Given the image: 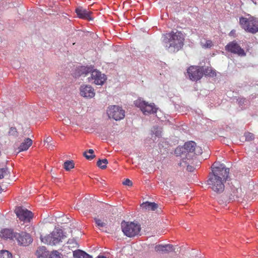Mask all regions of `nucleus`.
<instances>
[{
	"label": "nucleus",
	"instance_id": "f257e3e1",
	"mask_svg": "<svg viewBox=\"0 0 258 258\" xmlns=\"http://www.w3.org/2000/svg\"><path fill=\"white\" fill-rule=\"evenodd\" d=\"M211 168L207 184L214 192L220 194L224 191L225 182L229 178V169L226 168L224 164L218 163H214Z\"/></svg>",
	"mask_w": 258,
	"mask_h": 258
},
{
	"label": "nucleus",
	"instance_id": "f03ea898",
	"mask_svg": "<svg viewBox=\"0 0 258 258\" xmlns=\"http://www.w3.org/2000/svg\"><path fill=\"white\" fill-rule=\"evenodd\" d=\"M184 41V36L180 32L177 31L167 33L164 39V43L166 44L165 47L168 49L170 52H176L180 50L183 45Z\"/></svg>",
	"mask_w": 258,
	"mask_h": 258
},
{
	"label": "nucleus",
	"instance_id": "7ed1b4c3",
	"mask_svg": "<svg viewBox=\"0 0 258 258\" xmlns=\"http://www.w3.org/2000/svg\"><path fill=\"white\" fill-rule=\"evenodd\" d=\"M62 231L60 229H55L51 233L44 237L41 236V241L47 245H55L61 241L64 238Z\"/></svg>",
	"mask_w": 258,
	"mask_h": 258
},
{
	"label": "nucleus",
	"instance_id": "20e7f679",
	"mask_svg": "<svg viewBox=\"0 0 258 258\" xmlns=\"http://www.w3.org/2000/svg\"><path fill=\"white\" fill-rule=\"evenodd\" d=\"M241 27L246 31L252 34L258 32V19L250 17L248 18L241 17L239 18Z\"/></svg>",
	"mask_w": 258,
	"mask_h": 258
},
{
	"label": "nucleus",
	"instance_id": "39448f33",
	"mask_svg": "<svg viewBox=\"0 0 258 258\" xmlns=\"http://www.w3.org/2000/svg\"><path fill=\"white\" fill-rule=\"evenodd\" d=\"M121 229L125 235L128 237H133L138 235L141 231V225L137 222H122Z\"/></svg>",
	"mask_w": 258,
	"mask_h": 258
},
{
	"label": "nucleus",
	"instance_id": "423d86ee",
	"mask_svg": "<svg viewBox=\"0 0 258 258\" xmlns=\"http://www.w3.org/2000/svg\"><path fill=\"white\" fill-rule=\"evenodd\" d=\"M134 103L145 115L155 113L157 111V109L154 103H149L141 99L136 100Z\"/></svg>",
	"mask_w": 258,
	"mask_h": 258
},
{
	"label": "nucleus",
	"instance_id": "0eeeda50",
	"mask_svg": "<svg viewBox=\"0 0 258 258\" xmlns=\"http://www.w3.org/2000/svg\"><path fill=\"white\" fill-rule=\"evenodd\" d=\"M187 74L190 80L197 81L203 77L204 71L202 67L191 66L187 69Z\"/></svg>",
	"mask_w": 258,
	"mask_h": 258
},
{
	"label": "nucleus",
	"instance_id": "6e6552de",
	"mask_svg": "<svg viewBox=\"0 0 258 258\" xmlns=\"http://www.w3.org/2000/svg\"><path fill=\"white\" fill-rule=\"evenodd\" d=\"M107 114L109 118L119 120L124 118V111L118 106L113 105L108 107Z\"/></svg>",
	"mask_w": 258,
	"mask_h": 258
},
{
	"label": "nucleus",
	"instance_id": "1a4fd4ad",
	"mask_svg": "<svg viewBox=\"0 0 258 258\" xmlns=\"http://www.w3.org/2000/svg\"><path fill=\"white\" fill-rule=\"evenodd\" d=\"M225 50L228 52L236 54L238 56H244L246 55V53L244 49L235 41L228 43L225 46Z\"/></svg>",
	"mask_w": 258,
	"mask_h": 258
},
{
	"label": "nucleus",
	"instance_id": "9d476101",
	"mask_svg": "<svg viewBox=\"0 0 258 258\" xmlns=\"http://www.w3.org/2000/svg\"><path fill=\"white\" fill-rule=\"evenodd\" d=\"M15 212L19 220L23 222H29L33 217L31 211L22 207L17 208Z\"/></svg>",
	"mask_w": 258,
	"mask_h": 258
},
{
	"label": "nucleus",
	"instance_id": "9b49d317",
	"mask_svg": "<svg viewBox=\"0 0 258 258\" xmlns=\"http://www.w3.org/2000/svg\"><path fill=\"white\" fill-rule=\"evenodd\" d=\"M14 240H16L18 244L23 246H27L32 241L31 236L24 232L16 233Z\"/></svg>",
	"mask_w": 258,
	"mask_h": 258
},
{
	"label": "nucleus",
	"instance_id": "f8f14e48",
	"mask_svg": "<svg viewBox=\"0 0 258 258\" xmlns=\"http://www.w3.org/2000/svg\"><path fill=\"white\" fill-rule=\"evenodd\" d=\"M80 95L84 98H92L94 97L95 92L94 88L89 85H82L80 88Z\"/></svg>",
	"mask_w": 258,
	"mask_h": 258
},
{
	"label": "nucleus",
	"instance_id": "ddd939ff",
	"mask_svg": "<svg viewBox=\"0 0 258 258\" xmlns=\"http://www.w3.org/2000/svg\"><path fill=\"white\" fill-rule=\"evenodd\" d=\"M183 147L186 152H194L197 155H201L203 152L201 147L197 146L196 143L192 141L185 143Z\"/></svg>",
	"mask_w": 258,
	"mask_h": 258
},
{
	"label": "nucleus",
	"instance_id": "4468645a",
	"mask_svg": "<svg viewBox=\"0 0 258 258\" xmlns=\"http://www.w3.org/2000/svg\"><path fill=\"white\" fill-rule=\"evenodd\" d=\"M91 79L94 80V83L95 84L102 85L106 80V78L104 74L94 70L91 72Z\"/></svg>",
	"mask_w": 258,
	"mask_h": 258
},
{
	"label": "nucleus",
	"instance_id": "2eb2a0df",
	"mask_svg": "<svg viewBox=\"0 0 258 258\" xmlns=\"http://www.w3.org/2000/svg\"><path fill=\"white\" fill-rule=\"evenodd\" d=\"M75 12L79 18L88 20H92L90 16L91 12L82 7H79L75 10Z\"/></svg>",
	"mask_w": 258,
	"mask_h": 258
},
{
	"label": "nucleus",
	"instance_id": "dca6fc26",
	"mask_svg": "<svg viewBox=\"0 0 258 258\" xmlns=\"http://www.w3.org/2000/svg\"><path fill=\"white\" fill-rule=\"evenodd\" d=\"M16 233L12 229L5 228L1 230L0 237L5 239L14 240Z\"/></svg>",
	"mask_w": 258,
	"mask_h": 258
},
{
	"label": "nucleus",
	"instance_id": "f3484780",
	"mask_svg": "<svg viewBox=\"0 0 258 258\" xmlns=\"http://www.w3.org/2000/svg\"><path fill=\"white\" fill-rule=\"evenodd\" d=\"M242 189L240 187L236 188L233 187L231 188L229 198L231 200H238L239 199L242 197Z\"/></svg>",
	"mask_w": 258,
	"mask_h": 258
},
{
	"label": "nucleus",
	"instance_id": "a211bd4d",
	"mask_svg": "<svg viewBox=\"0 0 258 258\" xmlns=\"http://www.w3.org/2000/svg\"><path fill=\"white\" fill-rule=\"evenodd\" d=\"M155 250L157 252H162L164 253L174 250L173 245L169 244L157 245L155 247Z\"/></svg>",
	"mask_w": 258,
	"mask_h": 258
},
{
	"label": "nucleus",
	"instance_id": "6ab92c4d",
	"mask_svg": "<svg viewBox=\"0 0 258 258\" xmlns=\"http://www.w3.org/2000/svg\"><path fill=\"white\" fill-rule=\"evenodd\" d=\"M32 144V140L30 138L26 139L19 147V152L27 150Z\"/></svg>",
	"mask_w": 258,
	"mask_h": 258
},
{
	"label": "nucleus",
	"instance_id": "aec40b11",
	"mask_svg": "<svg viewBox=\"0 0 258 258\" xmlns=\"http://www.w3.org/2000/svg\"><path fill=\"white\" fill-rule=\"evenodd\" d=\"M73 256L75 258H92L89 254L80 249L75 250Z\"/></svg>",
	"mask_w": 258,
	"mask_h": 258
},
{
	"label": "nucleus",
	"instance_id": "412c9836",
	"mask_svg": "<svg viewBox=\"0 0 258 258\" xmlns=\"http://www.w3.org/2000/svg\"><path fill=\"white\" fill-rule=\"evenodd\" d=\"M38 258H47L48 255V252L44 246L40 247L36 251Z\"/></svg>",
	"mask_w": 258,
	"mask_h": 258
},
{
	"label": "nucleus",
	"instance_id": "4be33fe9",
	"mask_svg": "<svg viewBox=\"0 0 258 258\" xmlns=\"http://www.w3.org/2000/svg\"><path fill=\"white\" fill-rule=\"evenodd\" d=\"M143 208L146 210L155 211L158 208V205L155 203L146 202L142 205Z\"/></svg>",
	"mask_w": 258,
	"mask_h": 258
},
{
	"label": "nucleus",
	"instance_id": "5701e85b",
	"mask_svg": "<svg viewBox=\"0 0 258 258\" xmlns=\"http://www.w3.org/2000/svg\"><path fill=\"white\" fill-rule=\"evenodd\" d=\"M92 70L90 68L87 67L82 66L79 69V75H87L89 73H91Z\"/></svg>",
	"mask_w": 258,
	"mask_h": 258
},
{
	"label": "nucleus",
	"instance_id": "b1692460",
	"mask_svg": "<svg viewBox=\"0 0 258 258\" xmlns=\"http://www.w3.org/2000/svg\"><path fill=\"white\" fill-rule=\"evenodd\" d=\"M84 156L88 160H92L95 158V155L94 154V151L92 149H89V150L85 151L83 153Z\"/></svg>",
	"mask_w": 258,
	"mask_h": 258
},
{
	"label": "nucleus",
	"instance_id": "393cba45",
	"mask_svg": "<svg viewBox=\"0 0 258 258\" xmlns=\"http://www.w3.org/2000/svg\"><path fill=\"white\" fill-rule=\"evenodd\" d=\"M74 167L75 164L72 160L67 161L63 163V168L67 171L74 168Z\"/></svg>",
	"mask_w": 258,
	"mask_h": 258
},
{
	"label": "nucleus",
	"instance_id": "a878e982",
	"mask_svg": "<svg viewBox=\"0 0 258 258\" xmlns=\"http://www.w3.org/2000/svg\"><path fill=\"white\" fill-rule=\"evenodd\" d=\"M108 160L106 159H99L97 162V166L102 169L106 168Z\"/></svg>",
	"mask_w": 258,
	"mask_h": 258
},
{
	"label": "nucleus",
	"instance_id": "bb28decb",
	"mask_svg": "<svg viewBox=\"0 0 258 258\" xmlns=\"http://www.w3.org/2000/svg\"><path fill=\"white\" fill-rule=\"evenodd\" d=\"M201 45L204 48H210L213 46V42L211 40H205V42L201 41Z\"/></svg>",
	"mask_w": 258,
	"mask_h": 258
},
{
	"label": "nucleus",
	"instance_id": "cd10ccee",
	"mask_svg": "<svg viewBox=\"0 0 258 258\" xmlns=\"http://www.w3.org/2000/svg\"><path fill=\"white\" fill-rule=\"evenodd\" d=\"M204 73L206 75L209 76L210 77H214L216 75V73L215 70L212 69L211 68H207Z\"/></svg>",
	"mask_w": 258,
	"mask_h": 258
},
{
	"label": "nucleus",
	"instance_id": "c85d7f7f",
	"mask_svg": "<svg viewBox=\"0 0 258 258\" xmlns=\"http://www.w3.org/2000/svg\"><path fill=\"white\" fill-rule=\"evenodd\" d=\"M0 258H12V255L8 250H1L0 251Z\"/></svg>",
	"mask_w": 258,
	"mask_h": 258
},
{
	"label": "nucleus",
	"instance_id": "c756f323",
	"mask_svg": "<svg viewBox=\"0 0 258 258\" xmlns=\"http://www.w3.org/2000/svg\"><path fill=\"white\" fill-rule=\"evenodd\" d=\"M94 221L96 226L99 228H103L106 225V223L105 222L102 221L101 220L98 218H95Z\"/></svg>",
	"mask_w": 258,
	"mask_h": 258
},
{
	"label": "nucleus",
	"instance_id": "7c9ffc66",
	"mask_svg": "<svg viewBox=\"0 0 258 258\" xmlns=\"http://www.w3.org/2000/svg\"><path fill=\"white\" fill-rule=\"evenodd\" d=\"M9 172L7 168H0V179L8 175Z\"/></svg>",
	"mask_w": 258,
	"mask_h": 258
},
{
	"label": "nucleus",
	"instance_id": "2f4dec72",
	"mask_svg": "<svg viewBox=\"0 0 258 258\" xmlns=\"http://www.w3.org/2000/svg\"><path fill=\"white\" fill-rule=\"evenodd\" d=\"M184 150L183 147H178L175 149L174 153L177 156H179L186 153L185 151Z\"/></svg>",
	"mask_w": 258,
	"mask_h": 258
},
{
	"label": "nucleus",
	"instance_id": "473e14b6",
	"mask_svg": "<svg viewBox=\"0 0 258 258\" xmlns=\"http://www.w3.org/2000/svg\"><path fill=\"white\" fill-rule=\"evenodd\" d=\"M8 133L9 136H12L14 137H17L18 135L17 130L16 128L14 127H10Z\"/></svg>",
	"mask_w": 258,
	"mask_h": 258
},
{
	"label": "nucleus",
	"instance_id": "72a5a7b5",
	"mask_svg": "<svg viewBox=\"0 0 258 258\" xmlns=\"http://www.w3.org/2000/svg\"><path fill=\"white\" fill-rule=\"evenodd\" d=\"M48 258H60V256L59 253L55 250L51 252Z\"/></svg>",
	"mask_w": 258,
	"mask_h": 258
},
{
	"label": "nucleus",
	"instance_id": "f704fd0d",
	"mask_svg": "<svg viewBox=\"0 0 258 258\" xmlns=\"http://www.w3.org/2000/svg\"><path fill=\"white\" fill-rule=\"evenodd\" d=\"M245 139L247 141H251L254 139V136L252 134L248 133L245 135Z\"/></svg>",
	"mask_w": 258,
	"mask_h": 258
},
{
	"label": "nucleus",
	"instance_id": "c9c22d12",
	"mask_svg": "<svg viewBox=\"0 0 258 258\" xmlns=\"http://www.w3.org/2000/svg\"><path fill=\"white\" fill-rule=\"evenodd\" d=\"M123 185H127L128 186H132V185H133V182L132 181L130 180L129 179H126L123 182Z\"/></svg>",
	"mask_w": 258,
	"mask_h": 258
},
{
	"label": "nucleus",
	"instance_id": "e433bc0d",
	"mask_svg": "<svg viewBox=\"0 0 258 258\" xmlns=\"http://www.w3.org/2000/svg\"><path fill=\"white\" fill-rule=\"evenodd\" d=\"M46 147L50 150H53L54 147V145L51 142L50 143L47 144Z\"/></svg>",
	"mask_w": 258,
	"mask_h": 258
},
{
	"label": "nucleus",
	"instance_id": "4c0bfd02",
	"mask_svg": "<svg viewBox=\"0 0 258 258\" xmlns=\"http://www.w3.org/2000/svg\"><path fill=\"white\" fill-rule=\"evenodd\" d=\"M52 138L51 137H48L46 138V139L44 141V142L45 143H46V144H48V143H50L52 142Z\"/></svg>",
	"mask_w": 258,
	"mask_h": 258
},
{
	"label": "nucleus",
	"instance_id": "58836bf2",
	"mask_svg": "<svg viewBox=\"0 0 258 258\" xmlns=\"http://www.w3.org/2000/svg\"><path fill=\"white\" fill-rule=\"evenodd\" d=\"M84 203H85V204H89V201L88 200V199H85L84 201Z\"/></svg>",
	"mask_w": 258,
	"mask_h": 258
},
{
	"label": "nucleus",
	"instance_id": "ea45409f",
	"mask_svg": "<svg viewBox=\"0 0 258 258\" xmlns=\"http://www.w3.org/2000/svg\"><path fill=\"white\" fill-rule=\"evenodd\" d=\"M156 136H158V137H159V136H161V132H160V133H158H158H156Z\"/></svg>",
	"mask_w": 258,
	"mask_h": 258
},
{
	"label": "nucleus",
	"instance_id": "a19ab883",
	"mask_svg": "<svg viewBox=\"0 0 258 258\" xmlns=\"http://www.w3.org/2000/svg\"><path fill=\"white\" fill-rule=\"evenodd\" d=\"M232 32H233V31H231L230 32V35L231 34H233V33H232Z\"/></svg>",
	"mask_w": 258,
	"mask_h": 258
},
{
	"label": "nucleus",
	"instance_id": "79ce46f5",
	"mask_svg": "<svg viewBox=\"0 0 258 258\" xmlns=\"http://www.w3.org/2000/svg\"><path fill=\"white\" fill-rule=\"evenodd\" d=\"M232 32H233V31H231L230 32V35L231 34H233V33H232Z\"/></svg>",
	"mask_w": 258,
	"mask_h": 258
},
{
	"label": "nucleus",
	"instance_id": "37998d69",
	"mask_svg": "<svg viewBox=\"0 0 258 258\" xmlns=\"http://www.w3.org/2000/svg\"><path fill=\"white\" fill-rule=\"evenodd\" d=\"M241 100H242V102H243L245 99H241Z\"/></svg>",
	"mask_w": 258,
	"mask_h": 258
},
{
	"label": "nucleus",
	"instance_id": "c03bdc74",
	"mask_svg": "<svg viewBox=\"0 0 258 258\" xmlns=\"http://www.w3.org/2000/svg\"><path fill=\"white\" fill-rule=\"evenodd\" d=\"M191 168H192L191 167H190V168L189 169V170L190 171H191Z\"/></svg>",
	"mask_w": 258,
	"mask_h": 258
},
{
	"label": "nucleus",
	"instance_id": "a18cd8bd",
	"mask_svg": "<svg viewBox=\"0 0 258 258\" xmlns=\"http://www.w3.org/2000/svg\"><path fill=\"white\" fill-rule=\"evenodd\" d=\"M239 102H241V103H242V101H241V100H240Z\"/></svg>",
	"mask_w": 258,
	"mask_h": 258
}]
</instances>
